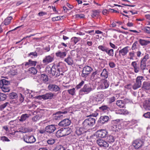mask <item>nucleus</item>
I'll return each instance as SVG.
<instances>
[{"label": "nucleus", "mask_w": 150, "mask_h": 150, "mask_svg": "<svg viewBox=\"0 0 150 150\" xmlns=\"http://www.w3.org/2000/svg\"><path fill=\"white\" fill-rule=\"evenodd\" d=\"M74 16L75 17V18H84V17L85 16L84 15H83V14H76Z\"/></svg>", "instance_id": "052dcab7"}, {"label": "nucleus", "mask_w": 150, "mask_h": 150, "mask_svg": "<svg viewBox=\"0 0 150 150\" xmlns=\"http://www.w3.org/2000/svg\"><path fill=\"white\" fill-rule=\"evenodd\" d=\"M137 61L132 62L131 65L133 67L134 71L135 73H137L140 71V68L139 66V64L137 63Z\"/></svg>", "instance_id": "f3484780"}, {"label": "nucleus", "mask_w": 150, "mask_h": 150, "mask_svg": "<svg viewBox=\"0 0 150 150\" xmlns=\"http://www.w3.org/2000/svg\"><path fill=\"white\" fill-rule=\"evenodd\" d=\"M106 53L109 56L113 57L114 55V50L111 49L108 50V48Z\"/></svg>", "instance_id": "58836bf2"}, {"label": "nucleus", "mask_w": 150, "mask_h": 150, "mask_svg": "<svg viewBox=\"0 0 150 150\" xmlns=\"http://www.w3.org/2000/svg\"><path fill=\"white\" fill-rule=\"evenodd\" d=\"M29 116V115L28 114H22L20 117L19 119V121L21 122H23L27 119H28Z\"/></svg>", "instance_id": "b1692460"}, {"label": "nucleus", "mask_w": 150, "mask_h": 150, "mask_svg": "<svg viewBox=\"0 0 150 150\" xmlns=\"http://www.w3.org/2000/svg\"><path fill=\"white\" fill-rule=\"evenodd\" d=\"M109 108L106 105L102 106L99 108V109L101 111L105 112L106 110H108Z\"/></svg>", "instance_id": "49530a36"}, {"label": "nucleus", "mask_w": 150, "mask_h": 150, "mask_svg": "<svg viewBox=\"0 0 150 150\" xmlns=\"http://www.w3.org/2000/svg\"><path fill=\"white\" fill-rule=\"evenodd\" d=\"M100 13V12L98 10H93L91 13V16L93 18L98 17Z\"/></svg>", "instance_id": "7c9ffc66"}, {"label": "nucleus", "mask_w": 150, "mask_h": 150, "mask_svg": "<svg viewBox=\"0 0 150 150\" xmlns=\"http://www.w3.org/2000/svg\"><path fill=\"white\" fill-rule=\"evenodd\" d=\"M23 140L25 142L29 144L34 143L36 141V139L33 136H27L25 135L23 138Z\"/></svg>", "instance_id": "0eeeda50"}, {"label": "nucleus", "mask_w": 150, "mask_h": 150, "mask_svg": "<svg viewBox=\"0 0 150 150\" xmlns=\"http://www.w3.org/2000/svg\"><path fill=\"white\" fill-rule=\"evenodd\" d=\"M64 136L71 133V130L69 128H62Z\"/></svg>", "instance_id": "c756f323"}, {"label": "nucleus", "mask_w": 150, "mask_h": 150, "mask_svg": "<svg viewBox=\"0 0 150 150\" xmlns=\"http://www.w3.org/2000/svg\"><path fill=\"white\" fill-rule=\"evenodd\" d=\"M55 142V139L52 138H50L47 141V143L50 144H53Z\"/></svg>", "instance_id": "3c124183"}, {"label": "nucleus", "mask_w": 150, "mask_h": 150, "mask_svg": "<svg viewBox=\"0 0 150 150\" xmlns=\"http://www.w3.org/2000/svg\"><path fill=\"white\" fill-rule=\"evenodd\" d=\"M104 97L103 93V92H99L96 95L91 96L90 99L94 103L97 104L101 103L103 101V99Z\"/></svg>", "instance_id": "7ed1b4c3"}, {"label": "nucleus", "mask_w": 150, "mask_h": 150, "mask_svg": "<svg viewBox=\"0 0 150 150\" xmlns=\"http://www.w3.org/2000/svg\"><path fill=\"white\" fill-rule=\"evenodd\" d=\"M143 144L142 142L140 140L137 139L134 141L132 144L133 146L135 149H138Z\"/></svg>", "instance_id": "2eb2a0df"}, {"label": "nucleus", "mask_w": 150, "mask_h": 150, "mask_svg": "<svg viewBox=\"0 0 150 150\" xmlns=\"http://www.w3.org/2000/svg\"><path fill=\"white\" fill-rule=\"evenodd\" d=\"M149 58V56L148 54H146L144 57L141 59V62L144 63L146 64L147 60Z\"/></svg>", "instance_id": "ea45409f"}, {"label": "nucleus", "mask_w": 150, "mask_h": 150, "mask_svg": "<svg viewBox=\"0 0 150 150\" xmlns=\"http://www.w3.org/2000/svg\"><path fill=\"white\" fill-rule=\"evenodd\" d=\"M93 70V69L90 67L88 65L86 66L83 68L81 76L84 78H86Z\"/></svg>", "instance_id": "39448f33"}, {"label": "nucleus", "mask_w": 150, "mask_h": 150, "mask_svg": "<svg viewBox=\"0 0 150 150\" xmlns=\"http://www.w3.org/2000/svg\"><path fill=\"white\" fill-rule=\"evenodd\" d=\"M37 56V53L36 52H31L28 54V56L32 58L36 57Z\"/></svg>", "instance_id": "a19ab883"}, {"label": "nucleus", "mask_w": 150, "mask_h": 150, "mask_svg": "<svg viewBox=\"0 0 150 150\" xmlns=\"http://www.w3.org/2000/svg\"><path fill=\"white\" fill-rule=\"evenodd\" d=\"M97 73H98V71H97L93 72L92 74L91 75V78H92L93 79H96L97 78L96 76L97 74Z\"/></svg>", "instance_id": "13d9d810"}, {"label": "nucleus", "mask_w": 150, "mask_h": 150, "mask_svg": "<svg viewBox=\"0 0 150 150\" xmlns=\"http://www.w3.org/2000/svg\"><path fill=\"white\" fill-rule=\"evenodd\" d=\"M28 132V129L27 128H25L24 130L23 131L19 130V131H15L14 132H13L11 134L14 135V136L16 137L19 134L20 132H22L23 133H26Z\"/></svg>", "instance_id": "2f4dec72"}, {"label": "nucleus", "mask_w": 150, "mask_h": 150, "mask_svg": "<svg viewBox=\"0 0 150 150\" xmlns=\"http://www.w3.org/2000/svg\"><path fill=\"white\" fill-rule=\"evenodd\" d=\"M28 72L30 74H35L37 73V70L35 67H31L29 69Z\"/></svg>", "instance_id": "72a5a7b5"}, {"label": "nucleus", "mask_w": 150, "mask_h": 150, "mask_svg": "<svg viewBox=\"0 0 150 150\" xmlns=\"http://www.w3.org/2000/svg\"><path fill=\"white\" fill-rule=\"evenodd\" d=\"M56 135L57 137H60L64 136L62 128L58 130L56 133Z\"/></svg>", "instance_id": "473e14b6"}, {"label": "nucleus", "mask_w": 150, "mask_h": 150, "mask_svg": "<svg viewBox=\"0 0 150 150\" xmlns=\"http://www.w3.org/2000/svg\"><path fill=\"white\" fill-rule=\"evenodd\" d=\"M98 136L101 138L105 137L108 134V132L106 130H100L97 131Z\"/></svg>", "instance_id": "6ab92c4d"}, {"label": "nucleus", "mask_w": 150, "mask_h": 150, "mask_svg": "<svg viewBox=\"0 0 150 150\" xmlns=\"http://www.w3.org/2000/svg\"><path fill=\"white\" fill-rule=\"evenodd\" d=\"M71 123V121L69 119H65L60 122L58 124V125L61 127H66L69 125Z\"/></svg>", "instance_id": "ddd939ff"}, {"label": "nucleus", "mask_w": 150, "mask_h": 150, "mask_svg": "<svg viewBox=\"0 0 150 150\" xmlns=\"http://www.w3.org/2000/svg\"><path fill=\"white\" fill-rule=\"evenodd\" d=\"M1 80L2 82H1L3 83L4 86H6L9 83L5 79H2Z\"/></svg>", "instance_id": "69168bd1"}, {"label": "nucleus", "mask_w": 150, "mask_h": 150, "mask_svg": "<svg viewBox=\"0 0 150 150\" xmlns=\"http://www.w3.org/2000/svg\"><path fill=\"white\" fill-rule=\"evenodd\" d=\"M129 58L131 60H133L135 57V53L134 51L130 52L129 53Z\"/></svg>", "instance_id": "de8ad7c7"}, {"label": "nucleus", "mask_w": 150, "mask_h": 150, "mask_svg": "<svg viewBox=\"0 0 150 150\" xmlns=\"http://www.w3.org/2000/svg\"><path fill=\"white\" fill-rule=\"evenodd\" d=\"M144 116L145 118H150V112H148L144 114Z\"/></svg>", "instance_id": "338daca9"}, {"label": "nucleus", "mask_w": 150, "mask_h": 150, "mask_svg": "<svg viewBox=\"0 0 150 150\" xmlns=\"http://www.w3.org/2000/svg\"><path fill=\"white\" fill-rule=\"evenodd\" d=\"M116 104L120 108H124L125 106L124 101L121 100H117L116 102Z\"/></svg>", "instance_id": "bb28decb"}, {"label": "nucleus", "mask_w": 150, "mask_h": 150, "mask_svg": "<svg viewBox=\"0 0 150 150\" xmlns=\"http://www.w3.org/2000/svg\"><path fill=\"white\" fill-rule=\"evenodd\" d=\"M84 83V81H82L81 82H80L78 85L76 86V88L77 89L80 88L83 85Z\"/></svg>", "instance_id": "5fc2aeb1"}, {"label": "nucleus", "mask_w": 150, "mask_h": 150, "mask_svg": "<svg viewBox=\"0 0 150 150\" xmlns=\"http://www.w3.org/2000/svg\"><path fill=\"white\" fill-rule=\"evenodd\" d=\"M80 40V38L76 37H73L71 39V41L74 42V44H76Z\"/></svg>", "instance_id": "a18cd8bd"}, {"label": "nucleus", "mask_w": 150, "mask_h": 150, "mask_svg": "<svg viewBox=\"0 0 150 150\" xmlns=\"http://www.w3.org/2000/svg\"><path fill=\"white\" fill-rule=\"evenodd\" d=\"M142 30L146 33L150 34V27L146 26L142 29Z\"/></svg>", "instance_id": "79ce46f5"}, {"label": "nucleus", "mask_w": 150, "mask_h": 150, "mask_svg": "<svg viewBox=\"0 0 150 150\" xmlns=\"http://www.w3.org/2000/svg\"><path fill=\"white\" fill-rule=\"evenodd\" d=\"M143 78L144 77L142 76H139L137 77L136 79V82L133 86V88L134 90H136L141 87Z\"/></svg>", "instance_id": "423d86ee"}, {"label": "nucleus", "mask_w": 150, "mask_h": 150, "mask_svg": "<svg viewBox=\"0 0 150 150\" xmlns=\"http://www.w3.org/2000/svg\"><path fill=\"white\" fill-rule=\"evenodd\" d=\"M96 143L101 147H107L109 146L108 144L106 141L103 139H98L96 141Z\"/></svg>", "instance_id": "dca6fc26"}, {"label": "nucleus", "mask_w": 150, "mask_h": 150, "mask_svg": "<svg viewBox=\"0 0 150 150\" xmlns=\"http://www.w3.org/2000/svg\"><path fill=\"white\" fill-rule=\"evenodd\" d=\"M9 97L10 99H14L16 98L18 96L17 94L16 93L12 92L9 93Z\"/></svg>", "instance_id": "e433bc0d"}, {"label": "nucleus", "mask_w": 150, "mask_h": 150, "mask_svg": "<svg viewBox=\"0 0 150 150\" xmlns=\"http://www.w3.org/2000/svg\"><path fill=\"white\" fill-rule=\"evenodd\" d=\"M64 61L69 65H72L73 64V60L69 55L65 59Z\"/></svg>", "instance_id": "393cba45"}, {"label": "nucleus", "mask_w": 150, "mask_h": 150, "mask_svg": "<svg viewBox=\"0 0 150 150\" xmlns=\"http://www.w3.org/2000/svg\"><path fill=\"white\" fill-rule=\"evenodd\" d=\"M53 150H65L64 147L62 145L57 146Z\"/></svg>", "instance_id": "09e8293b"}, {"label": "nucleus", "mask_w": 150, "mask_h": 150, "mask_svg": "<svg viewBox=\"0 0 150 150\" xmlns=\"http://www.w3.org/2000/svg\"><path fill=\"white\" fill-rule=\"evenodd\" d=\"M109 45L111 47L114 49H116L117 48V47L115 46L114 44L111 43V42H110L109 43Z\"/></svg>", "instance_id": "774afa93"}, {"label": "nucleus", "mask_w": 150, "mask_h": 150, "mask_svg": "<svg viewBox=\"0 0 150 150\" xmlns=\"http://www.w3.org/2000/svg\"><path fill=\"white\" fill-rule=\"evenodd\" d=\"M56 128L53 125H47L45 127L46 132L49 134H51L54 132Z\"/></svg>", "instance_id": "f8f14e48"}, {"label": "nucleus", "mask_w": 150, "mask_h": 150, "mask_svg": "<svg viewBox=\"0 0 150 150\" xmlns=\"http://www.w3.org/2000/svg\"><path fill=\"white\" fill-rule=\"evenodd\" d=\"M1 89L4 92H8L10 90L9 88L6 86H4Z\"/></svg>", "instance_id": "4d7b16f0"}, {"label": "nucleus", "mask_w": 150, "mask_h": 150, "mask_svg": "<svg viewBox=\"0 0 150 150\" xmlns=\"http://www.w3.org/2000/svg\"><path fill=\"white\" fill-rule=\"evenodd\" d=\"M96 120L95 118L90 117L86 119L82 122V127H78L76 130V134L79 136L85 133L86 130L91 128L95 123Z\"/></svg>", "instance_id": "f257e3e1"}, {"label": "nucleus", "mask_w": 150, "mask_h": 150, "mask_svg": "<svg viewBox=\"0 0 150 150\" xmlns=\"http://www.w3.org/2000/svg\"><path fill=\"white\" fill-rule=\"evenodd\" d=\"M12 19V17L11 16H9L4 21V24L5 25H8L10 23Z\"/></svg>", "instance_id": "f704fd0d"}, {"label": "nucleus", "mask_w": 150, "mask_h": 150, "mask_svg": "<svg viewBox=\"0 0 150 150\" xmlns=\"http://www.w3.org/2000/svg\"><path fill=\"white\" fill-rule=\"evenodd\" d=\"M7 97L6 94L0 93V101L5 100Z\"/></svg>", "instance_id": "37998d69"}, {"label": "nucleus", "mask_w": 150, "mask_h": 150, "mask_svg": "<svg viewBox=\"0 0 150 150\" xmlns=\"http://www.w3.org/2000/svg\"><path fill=\"white\" fill-rule=\"evenodd\" d=\"M54 60V56L51 54L45 56L42 60V62L45 65H47L51 63Z\"/></svg>", "instance_id": "9d476101"}, {"label": "nucleus", "mask_w": 150, "mask_h": 150, "mask_svg": "<svg viewBox=\"0 0 150 150\" xmlns=\"http://www.w3.org/2000/svg\"><path fill=\"white\" fill-rule=\"evenodd\" d=\"M146 67V64L144 63L141 62L140 64V69L142 70H144Z\"/></svg>", "instance_id": "864d4df0"}, {"label": "nucleus", "mask_w": 150, "mask_h": 150, "mask_svg": "<svg viewBox=\"0 0 150 150\" xmlns=\"http://www.w3.org/2000/svg\"><path fill=\"white\" fill-rule=\"evenodd\" d=\"M142 88L146 90H150V82H144L143 84Z\"/></svg>", "instance_id": "5701e85b"}, {"label": "nucleus", "mask_w": 150, "mask_h": 150, "mask_svg": "<svg viewBox=\"0 0 150 150\" xmlns=\"http://www.w3.org/2000/svg\"><path fill=\"white\" fill-rule=\"evenodd\" d=\"M138 45V42L137 41L134 42L132 45V49L133 50L136 49L137 48V47Z\"/></svg>", "instance_id": "6e6d98bb"}, {"label": "nucleus", "mask_w": 150, "mask_h": 150, "mask_svg": "<svg viewBox=\"0 0 150 150\" xmlns=\"http://www.w3.org/2000/svg\"><path fill=\"white\" fill-rule=\"evenodd\" d=\"M115 100V97L114 96H112L109 98L108 101L110 103H111L114 102Z\"/></svg>", "instance_id": "0e129e2a"}, {"label": "nucleus", "mask_w": 150, "mask_h": 150, "mask_svg": "<svg viewBox=\"0 0 150 150\" xmlns=\"http://www.w3.org/2000/svg\"><path fill=\"white\" fill-rule=\"evenodd\" d=\"M48 88L49 90L51 91L57 92L60 91V88L57 85L50 84L48 86Z\"/></svg>", "instance_id": "a211bd4d"}, {"label": "nucleus", "mask_w": 150, "mask_h": 150, "mask_svg": "<svg viewBox=\"0 0 150 150\" xmlns=\"http://www.w3.org/2000/svg\"><path fill=\"white\" fill-rule=\"evenodd\" d=\"M144 106L146 107L147 109L150 110V98L148 100L145 101Z\"/></svg>", "instance_id": "c9c22d12"}, {"label": "nucleus", "mask_w": 150, "mask_h": 150, "mask_svg": "<svg viewBox=\"0 0 150 150\" xmlns=\"http://www.w3.org/2000/svg\"><path fill=\"white\" fill-rule=\"evenodd\" d=\"M67 53L66 52H62L60 50L58 51L55 53L56 56L60 58H63L66 55Z\"/></svg>", "instance_id": "aec40b11"}, {"label": "nucleus", "mask_w": 150, "mask_h": 150, "mask_svg": "<svg viewBox=\"0 0 150 150\" xmlns=\"http://www.w3.org/2000/svg\"><path fill=\"white\" fill-rule=\"evenodd\" d=\"M94 89L92 86L89 83L85 84L83 88L80 90L79 94L81 95L88 94Z\"/></svg>", "instance_id": "20e7f679"}, {"label": "nucleus", "mask_w": 150, "mask_h": 150, "mask_svg": "<svg viewBox=\"0 0 150 150\" xmlns=\"http://www.w3.org/2000/svg\"><path fill=\"white\" fill-rule=\"evenodd\" d=\"M129 47L126 46L119 51V56L120 57H124L126 55L129 51Z\"/></svg>", "instance_id": "9b49d317"}, {"label": "nucleus", "mask_w": 150, "mask_h": 150, "mask_svg": "<svg viewBox=\"0 0 150 150\" xmlns=\"http://www.w3.org/2000/svg\"><path fill=\"white\" fill-rule=\"evenodd\" d=\"M54 96V94L51 92L46 93L42 96H39L37 97V98L40 100L43 99L46 100L52 99Z\"/></svg>", "instance_id": "1a4fd4ad"}, {"label": "nucleus", "mask_w": 150, "mask_h": 150, "mask_svg": "<svg viewBox=\"0 0 150 150\" xmlns=\"http://www.w3.org/2000/svg\"><path fill=\"white\" fill-rule=\"evenodd\" d=\"M29 59L28 60V62H24L22 64L23 65H24L25 67H29L30 66V63L29 62Z\"/></svg>", "instance_id": "bf43d9fd"}, {"label": "nucleus", "mask_w": 150, "mask_h": 150, "mask_svg": "<svg viewBox=\"0 0 150 150\" xmlns=\"http://www.w3.org/2000/svg\"><path fill=\"white\" fill-rule=\"evenodd\" d=\"M109 119V117L107 116H101L98 121L99 125H101L107 122Z\"/></svg>", "instance_id": "4468645a"}, {"label": "nucleus", "mask_w": 150, "mask_h": 150, "mask_svg": "<svg viewBox=\"0 0 150 150\" xmlns=\"http://www.w3.org/2000/svg\"><path fill=\"white\" fill-rule=\"evenodd\" d=\"M68 92L72 95H74L75 93V89L73 88L72 89L68 90Z\"/></svg>", "instance_id": "603ef678"}, {"label": "nucleus", "mask_w": 150, "mask_h": 150, "mask_svg": "<svg viewBox=\"0 0 150 150\" xmlns=\"http://www.w3.org/2000/svg\"><path fill=\"white\" fill-rule=\"evenodd\" d=\"M67 112V111L63 112L58 111L54 113L53 115V117L54 120H60L63 117V115L65 114Z\"/></svg>", "instance_id": "6e6552de"}, {"label": "nucleus", "mask_w": 150, "mask_h": 150, "mask_svg": "<svg viewBox=\"0 0 150 150\" xmlns=\"http://www.w3.org/2000/svg\"><path fill=\"white\" fill-rule=\"evenodd\" d=\"M1 139L3 142H9L10 141L9 139H8L7 137L5 136H2L1 137Z\"/></svg>", "instance_id": "e2e57ef3"}, {"label": "nucleus", "mask_w": 150, "mask_h": 150, "mask_svg": "<svg viewBox=\"0 0 150 150\" xmlns=\"http://www.w3.org/2000/svg\"><path fill=\"white\" fill-rule=\"evenodd\" d=\"M40 80L42 83H46L48 80L47 76L45 74H42L40 76Z\"/></svg>", "instance_id": "4be33fe9"}, {"label": "nucleus", "mask_w": 150, "mask_h": 150, "mask_svg": "<svg viewBox=\"0 0 150 150\" xmlns=\"http://www.w3.org/2000/svg\"><path fill=\"white\" fill-rule=\"evenodd\" d=\"M41 116L40 115H37L33 117L32 118V120L34 122H36L38 120H40L41 118Z\"/></svg>", "instance_id": "c03bdc74"}, {"label": "nucleus", "mask_w": 150, "mask_h": 150, "mask_svg": "<svg viewBox=\"0 0 150 150\" xmlns=\"http://www.w3.org/2000/svg\"><path fill=\"white\" fill-rule=\"evenodd\" d=\"M139 42L140 44L142 46H146L150 43V41L141 39H139Z\"/></svg>", "instance_id": "a878e982"}, {"label": "nucleus", "mask_w": 150, "mask_h": 150, "mask_svg": "<svg viewBox=\"0 0 150 150\" xmlns=\"http://www.w3.org/2000/svg\"><path fill=\"white\" fill-rule=\"evenodd\" d=\"M100 76L103 78L106 79L108 77V72L106 69H104L100 74Z\"/></svg>", "instance_id": "c85d7f7f"}, {"label": "nucleus", "mask_w": 150, "mask_h": 150, "mask_svg": "<svg viewBox=\"0 0 150 150\" xmlns=\"http://www.w3.org/2000/svg\"><path fill=\"white\" fill-rule=\"evenodd\" d=\"M63 64L59 62L55 66V67H52L51 68V71L52 75L55 77H57L60 74L62 75L63 72Z\"/></svg>", "instance_id": "f03ea898"}, {"label": "nucleus", "mask_w": 150, "mask_h": 150, "mask_svg": "<svg viewBox=\"0 0 150 150\" xmlns=\"http://www.w3.org/2000/svg\"><path fill=\"white\" fill-rule=\"evenodd\" d=\"M102 83L101 84V89H104L108 88L109 85V83L107 80L103 79L102 80Z\"/></svg>", "instance_id": "412c9836"}, {"label": "nucleus", "mask_w": 150, "mask_h": 150, "mask_svg": "<svg viewBox=\"0 0 150 150\" xmlns=\"http://www.w3.org/2000/svg\"><path fill=\"white\" fill-rule=\"evenodd\" d=\"M9 103L8 102H6L4 104L1 105L0 106V110H2L4 108H5L8 105H9Z\"/></svg>", "instance_id": "8fccbe9b"}, {"label": "nucleus", "mask_w": 150, "mask_h": 150, "mask_svg": "<svg viewBox=\"0 0 150 150\" xmlns=\"http://www.w3.org/2000/svg\"><path fill=\"white\" fill-rule=\"evenodd\" d=\"M29 62L30 63V66H35L36 65V63L37 62L36 61H33L31 59H29Z\"/></svg>", "instance_id": "680f3d73"}, {"label": "nucleus", "mask_w": 150, "mask_h": 150, "mask_svg": "<svg viewBox=\"0 0 150 150\" xmlns=\"http://www.w3.org/2000/svg\"><path fill=\"white\" fill-rule=\"evenodd\" d=\"M115 138L111 135H109L108 136L107 138V141L110 143H113L115 142Z\"/></svg>", "instance_id": "cd10ccee"}, {"label": "nucleus", "mask_w": 150, "mask_h": 150, "mask_svg": "<svg viewBox=\"0 0 150 150\" xmlns=\"http://www.w3.org/2000/svg\"><path fill=\"white\" fill-rule=\"evenodd\" d=\"M98 49L103 52H106L108 48L105 46L100 45L98 46Z\"/></svg>", "instance_id": "4c0bfd02"}]
</instances>
